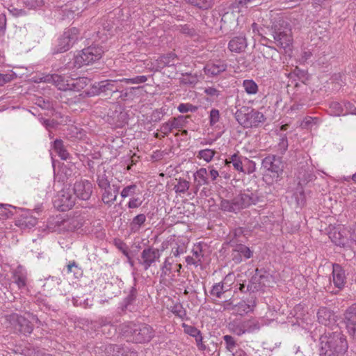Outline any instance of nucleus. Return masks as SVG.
<instances>
[{
  "mask_svg": "<svg viewBox=\"0 0 356 356\" xmlns=\"http://www.w3.org/2000/svg\"><path fill=\"white\" fill-rule=\"evenodd\" d=\"M259 34L261 36V41L268 43H273L277 47L291 50L293 43L291 29L288 22L280 15L271 16L269 23L263 24Z\"/></svg>",
  "mask_w": 356,
  "mask_h": 356,
  "instance_id": "1",
  "label": "nucleus"
},
{
  "mask_svg": "<svg viewBox=\"0 0 356 356\" xmlns=\"http://www.w3.org/2000/svg\"><path fill=\"white\" fill-rule=\"evenodd\" d=\"M320 356H348L346 337L339 332H325L320 339Z\"/></svg>",
  "mask_w": 356,
  "mask_h": 356,
  "instance_id": "2",
  "label": "nucleus"
},
{
  "mask_svg": "<svg viewBox=\"0 0 356 356\" xmlns=\"http://www.w3.org/2000/svg\"><path fill=\"white\" fill-rule=\"evenodd\" d=\"M34 79V81L37 83H53L58 90L63 91H81L90 83V79L85 76L72 78L71 76H64L56 74L42 75V76L35 77Z\"/></svg>",
  "mask_w": 356,
  "mask_h": 356,
  "instance_id": "3",
  "label": "nucleus"
},
{
  "mask_svg": "<svg viewBox=\"0 0 356 356\" xmlns=\"http://www.w3.org/2000/svg\"><path fill=\"white\" fill-rule=\"evenodd\" d=\"M260 200L256 192L250 191L241 192L232 200L222 199L220 203V209L225 211L237 213L251 205L257 204Z\"/></svg>",
  "mask_w": 356,
  "mask_h": 356,
  "instance_id": "4",
  "label": "nucleus"
},
{
  "mask_svg": "<svg viewBox=\"0 0 356 356\" xmlns=\"http://www.w3.org/2000/svg\"><path fill=\"white\" fill-rule=\"evenodd\" d=\"M123 332L127 341L136 343L149 342L155 334L153 328L145 323H129L124 327Z\"/></svg>",
  "mask_w": 356,
  "mask_h": 356,
  "instance_id": "5",
  "label": "nucleus"
},
{
  "mask_svg": "<svg viewBox=\"0 0 356 356\" xmlns=\"http://www.w3.org/2000/svg\"><path fill=\"white\" fill-rule=\"evenodd\" d=\"M103 53L102 47L90 46L74 56L73 61L67 63V67L79 69L83 65L92 64L102 58Z\"/></svg>",
  "mask_w": 356,
  "mask_h": 356,
  "instance_id": "6",
  "label": "nucleus"
},
{
  "mask_svg": "<svg viewBox=\"0 0 356 356\" xmlns=\"http://www.w3.org/2000/svg\"><path fill=\"white\" fill-rule=\"evenodd\" d=\"M235 118L243 127H257L265 122L264 115L251 107L242 106L235 113Z\"/></svg>",
  "mask_w": 356,
  "mask_h": 356,
  "instance_id": "7",
  "label": "nucleus"
},
{
  "mask_svg": "<svg viewBox=\"0 0 356 356\" xmlns=\"http://www.w3.org/2000/svg\"><path fill=\"white\" fill-rule=\"evenodd\" d=\"M332 282L334 286V288L337 289L336 291L332 290V286L329 284L327 286L325 287L326 291L330 292L332 294H337L339 291H342L347 283V273L345 269L341 266V265L334 263L332 264ZM330 282L331 280H329Z\"/></svg>",
  "mask_w": 356,
  "mask_h": 356,
  "instance_id": "8",
  "label": "nucleus"
},
{
  "mask_svg": "<svg viewBox=\"0 0 356 356\" xmlns=\"http://www.w3.org/2000/svg\"><path fill=\"white\" fill-rule=\"evenodd\" d=\"M262 168L266 170V176L269 175L277 181L282 175L284 164L280 157L275 155H268L262 160Z\"/></svg>",
  "mask_w": 356,
  "mask_h": 356,
  "instance_id": "9",
  "label": "nucleus"
},
{
  "mask_svg": "<svg viewBox=\"0 0 356 356\" xmlns=\"http://www.w3.org/2000/svg\"><path fill=\"white\" fill-rule=\"evenodd\" d=\"M4 320V323L7 324V327H12L24 335L30 334L33 330L34 326L33 323L24 316H19L17 314L13 313L6 315Z\"/></svg>",
  "mask_w": 356,
  "mask_h": 356,
  "instance_id": "10",
  "label": "nucleus"
},
{
  "mask_svg": "<svg viewBox=\"0 0 356 356\" xmlns=\"http://www.w3.org/2000/svg\"><path fill=\"white\" fill-rule=\"evenodd\" d=\"M120 79L119 80H105L100 81L94 85L90 90L86 91V95L88 97H92L96 95H99L101 92H106L110 91L113 93L119 92L122 88V83Z\"/></svg>",
  "mask_w": 356,
  "mask_h": 356,
  "instance_id": "11",
  "label": "nucleus"
},
{
  "mask_svg": "<svg viewBox=\"0 0 356 356\" xmlns=\"http://www.w3.org/2000/svg\"><path fill=\"white\" fill-rule=\"evenodd\" d=\"M229 243L232 248V259L235 264H240L253 257V251L243 243H236V240H234L229 241Z\"/></svg>",
  "mask_w": 356,
  "mask_h": 356,
  "instance_id": "12",
  "label": "nucleus"
},
{
  "mask_svg": "<svg viewBox=\"0 0 356 356\" xmlns=\"http://www.w3.org/2000/svg\"><path fill=\"white\" fill-rule=\"evenodd\" d=\"M160 257L161 254L158 249L148 247L141 252L140 257L138 258V261L143 269L147 270L156 261H159Z\"/></svg>",
  "mask_w": 356,
  "mask_h": 356,
  "instance_id": "13",
  "label": "nucleus"
},
{
  "mask_svg": "<svg viewBox=\"0 0 356 356\" xmlns=\"http://www.w3.org/2000/svg\"><path fill=\"white\" fill-rule=\"evenodd\" d=\"M77 34L78 30L76 28H72L65 31L59 39L56 53H63L67 51L77 40Z\"/></svg>",
  "mask_w": 356,
  "mask_h": 356,
  "instance_id": "14",
  "label": "nucleus"
},
{
  "mask_svg": "<svg viewBox=\"0 0 356 356\" xmlns=\"http://www.w3.org/2000/svg\"><path fill=\"white\" fill-rule=\"evenodd\" d=\"M74 204L75 197L70 191L64 190L59 192L54 202V207L62 211L70 210Z\"/></svg>",
  "mask_w": 356,
  "mask_h": 356,
  "instance_id": "15",
  "label": "nucleus"
},
{
  "mask_svg": "<svg viewBox=\"0 0 356 356\" xmlns=\"http://www.w3.org/2000/svg\"><path fill=\"white\" fill-rule=\"evenodd\" d=\"M73 191L76 197L88 200L92 193V185L88 181H77L74 184Z\"/></svg>",
  "mask_w": 356,
  "mask_h": 356,
  "instance_id": "16",
  "label": "nucleus"
},
{
  "mask_svg": "<svg viewBox=\"0 0 356 356\" xmlns=\"http://www.w3.org/2000/svg\"><path fill=\"white\" fill-rule=\"evenodd\" d=\"M227 69V64L224 60H218L208 62L204 67V72L208 76H216L224 72Z\"/></svg>",
  "mask_w": 356,
  "mask_h": 356,
  "instance_id": "17",
  "label": "nucleus"
},
{
  "mask_svg": "<svg viewBox=\"0 0 356 356\" xmlns=\"http://www.w3.org/2000/svg\"><path fill=\"white\" fill-rule=\"evenodd\" d=\"M344 315L348 333L354 336L356 334V304L350 306Z\"/></svg>",
  "mask_w": 356,
  "mask_h": 356,
  "instance_id": "18",
  "label": "nucleus"
},
{
  "mask_svg": "<svg viewBox=\"0 0 356 356\" xmlns=\"http://www.w3.org/2000/svg\"><path fill=\"white\" fill-rule=\"evenodd\" d=\"M120 187L116 185H108V187L101 188L102 190V200L108 205L111 206L116 201Z\"/></svg>",
  "mask_w": 356,
  "mask_h": 356,
  "instance_id": "19",
  "label": "nucleus"
},
{
  "mask_svg": "<svg viewBox=\"0 0 356 356\" xmlns=\"http://www.w3.org/2000/svg\"><path fill=\"white\" fill-rule=\"evenodd\" d=\"M248 45L245 35H241L234 37L228 44V49L234 53H241L245 51Z\"/></svg>",
  "mask_w": 356,
  "mask_h": 356,
  "instance_id": "20",
  "label": "nucleus"
},
{
  "mask_svg": "<svg viewBox=\"0 0 356 356\" xmlns=\"http://www.w3.org/2000/svg\"><path fill=\"white\" fill-rule=\"evenodd\" d=\"M261 271L262 269L256 268L254 275L250 280L248 284V290L250 291V293L257 291L262 286L261 280L266 276L264 274H260Z\"/></svg>",
  "mask_w": 356,
  "mask_h": 356,
  "instance_id": "21",
  "label": "nucleus"
},
{
  "mask_svg": "<svg viewBox=\"0 0 356 356\" xmlns=\"http://www.w3.org/2000/svg\"><path fill=\"white\" fill-rule=\"evenodd\" d=\"M179 58L177 56L173 53L170 52L166 54H163L160 56L156 59L157 67L159 68H163L165 67H170L176 65V63L178 61Z\"/></svg>",
  "mask_w": 356,
  "mask_h": 356,
  "instance_id": "22",
  "label": "nucleus"
},
{
  "mask_svg": "<svg viewBox=\"0 0 356 356\" xmlns=\"http://www.w3.org/2000/svg\"><path fill=\"white\" fill-rule=\"evenodd\" d=\"M195 179V193H197L200 186L202 185H208L209 184L207 178V170L204 168L197 170L193 175Z\"/></svg>",
  "mask_w": 356,
  "mask_h": 356,
  "instance_id": "23",
  "label": "nucleus"
},
{
  "mask_svg": "<svg viewBox=\"0 0 356 356\" xmlns=\"http://www.w3.org/2000/svg\"><path fill=\"white\" fill-rule=\"evenodd\" d=\"M318 321L320 323L327 326L334 321V314L327 307H321L317 313Z\"/></svg>",
  "mask_w": 356,
  "mask_h": 356,
  "instance_id": "24",
  "label": "nucleus"
},
{
  "mask_svg": "<svg viewBox=\"0 0 356 356\" xmlns=\"http://www.w3.org/2000/svg\"><path fill=\"white\" fill-rule=\"evenodd\" d=\"M237 17L234 12H226L221 18V29H232L236 24Z\"/></svg>",
  "mask_w": 356,
  "mask_h": 356,
  "instance_id": "25",
  "label": "nucleus"
},
{
  "mask_svg": "<svg viewBox=\"0 0 356 356\" xmlns=\"http://www.w3.org/2000/svg\"><path fill=\"white\" fill-rule=\"evenodd\" d=\"M37 224V219L31 216L28 215H22L17 220V225H18L21 229H31L33 227Z\"/></svg>",
  "mask_w": 356,
  "mask_h": 356,
  "instance_id": "26",
  "label": "nucleus"
},
{
  "mask_svg": "<svg viewBox=\"0 0 356 356\" xmlns=\"http://www.w3.org/2000/svg\"><path fill=\"white\" fill-rule=\"evenodd\" d=\"M53 149L61 159L67 160L70 158V154L64 146L63 141L61 139L54 140Z\"/></svg>",
  "mask_w": 356,
  "mask_h": 356,
  "instance_id": "27",
  "label": "nucleus"
},
{
  "mask_svg": "<svg viewBox=\"0 0 356 356\" xmlns=\"http://www.w3.org/2000/svg\"><path fill=\"white\" fill-rule=\"evenodd\" d=\"M83 220L80 217H73L63 221V225L68 231L74 232L83 226Z\"/></svg>",
  "mask_w": 356,
  "mask_h": 356,
  "instance_id": "28",
  "label": "nucleus"
},
{
  "mask_svg": "<svg viewBox=\"0 0 356 356\" xmlns=\"http://www.w3.org/2000/svg\"><path fill=\"white\" fill-rule=\"evenodd\" d=\"M243 159L244 160V157L238 155V153H235L229 159H227L225 163L227 165L232 163L236 170L244 172L245 170L243 168Z\"/></svg>",
  "mask_w": 356,
  "mask_h": 356,
  "instance_id": "29",
  "label": "nucleus"
},
{
  "mask_svg": "<svg viewBox=\"0 0 356 356\" xmlns=\"http://www.w3.org/2000/svg\"><path fill=\"white\" fill-rule=\"evenodd\" d=\"M242 327L245 332H253L256 330H259L262 324L259 320L256 318H250L241 321Z\"/></svg>",
  "mask_w": 356,
  "mask_h": 356,
  "instance_id": "30",
  "label": "nucleus"
},
{
  "mask_svg": "<svg viewBox=\"0 0 356 356\" xmlns=\"http://www.w3.org/2000/svg\"><path fill=\"white\" fill-rule=\"evenodd\" d=\"M13 280L19 288L24 287L26 284V275L21 266H19L14 272Z\"/></svg>",
  "mask_w": 356,
  "mask_h": 356,
  "instance_id": "31",
  "label": "nucleus"
},
{
  "mask_svg": "<svg viewBox=\"0 0 356 356\" xmlns=\"http://www.w3.org/2000/svg\"><path fill=\"white\" fill-rule=\"evenodd\" d=\"M146 216L143 213H140L135 216L130 223V229L135 233L139 231L140 227L145 223Z\"/></svg>",
  "mask_w": 356,
  "mask_h": 356,
  "instance_id": "32",
  "label": "nucleus"
},
{
  "mask_svg": "<svg viewBox=\"0 0 356 356\" xmlns=\"http://www.w3.org/2000/svg\"><path fill=\"white\" fill-rule=\"evenodd\" d=\"M186 3L202 10L211 8L214 4V0H184Z\"/></svg>",
  "mask_w": 356,
  "mask_h": 356,
  "instance_id": "33",
  "label": "nucleus"
},
{
  "mask_svg": "<svg viewBox=\"0 0 356 356\" xmlns=\"http://www.w3.org/2000/svg\"><path fill=\"white\" fill-rule=\"evenodd\" d=\"M330 238L337 245L346 247L348 245V239L342 235L340 232H333L330 233Z\"/></svg>",
  "mask_w": 356,
  "mask_h": 356,
  "instance_id": "34",
  "label": "nucleus"
},
{
  "mask_svg": "<svg viewBox=\"0 0 356 356\" xmlns=\"http://www.w3.org/2000/svg\"><path fill=\"white\" fill-rule=\"evenodd\" d=\"M33 102L38 106L44 110H51L54 107L53 102L49 98H44L43 97H35Z\"/></svg>",
  "mask_w": 356,
  "mask_h": 356,
  "instance_id": "35",
  "label": "nucleus"
},
{
  "mask_svg": "<svg viewBox=\"0 0 356 356\" xmlns=\"http://www.w3.org/2000/svg\"><path fill=\"white\" fill-rule=\"evenodd\" d=\"M227 291L224 286V282L215 284L210 291L212 296L217 298H221L222 296Z\"/></svg>",
  "mask_w": 356,
  "mask_h": 356,
  "instance_id": "36",
  "label": "nucleus"
},
{
  "mask_svg": "<svg viewBox=\"0 0 356 356\" xmlns=\"http://www.w3.org/2000/svg\"><path fill=\"white\" fill-rule=\"evenodd\" d=\"M11 209L15 210L16 207L8 204H0V218H8L13 216Z\"/></svg>",
  "mask_w": 356,
  "mask_h": 356,
  "instance_id": "37",
  "label": "nucleus"
},
{
  "mask_svg": "<svg viewBox=\"0 0 356 356\" xmlns=\"http://www.w3.org/2000/svg\"><path fill=\"white\" fill-rule=\"evenodd\" d=\"M243 86L245 91L249 95H254L258 91L257 84L252 79L244 80Z\"/></svg>",
  "mask_w": 356,
  "mask_h": 356,
  "instance_id": "38",
  "label": "nucleus"
},
{
  "mask_svg": "<svg viewBox=\"0 0 356 356\" xmlns=\"http://www.w3.org/2000/svg\"><path fill=\"white\" fill-rule=\"evenodd\" d=\"M190 187V182L179 178L177 184L175 185L174 190L176 193H185Z\"/></svg>",
  "mask_w": 356,
  "mask_h": 356,
  "instance_id": "39",
  "label": "nucleus"
},
{
  "mask_svg": "<svg viewBox=\"0 0 356 356\" xmlns=\"http://www.w3.org/2000/svg\"><path fill=\"white\" fill-rule=\"evenodd\" d=\"M96 181L100 189L108 187V185L111 184L106 175V170H104L102 172H97Z\"/></svg>",
  "mask_w": 356,
  "mask_h": 356,
  "instance_id": "40",
  "label": "nucleus"
},
{
  "mask_svg": "<svg viewBox=\"0 0 356 356\" xmlns=\"http://www.w3.org/2000/svg\"><path fill=\"white\" fill-rule=\"evenodd\" d=\"M216 151L211 149H205L198 152L197 157L200 159H204L207 162H209L212 160L215 156Z\"/></svg>",
  "mask_w": 356,
  "mask_h": 356,
  "instance_id": "41",
  "label": "nucleus"
},
{
  "mask_svg": "<svg viewBox=\"0 0 356 356\" xmlns=\"http://www.w3.org/2000/svg\"><path fill=\"white\" fill-rule=\"evenodd\" d=\"M229 236L231 237L229 241L236 240V243H243V238H245L243 229L242 227L236 228L230 233Z\"/></svg>",
  "mask_w": 356,
  "mask_h": 356,
  "instance_id": "42",
  "label": "nucleus"
},
{
  "mask_svg": "<svg viewBox=\"0 0 356 356\" xmlns=\"http://www.w3.org/2000/svg\"><path fill=\"white\" fill-rule=\"evenodd\" d=\"M106 350L108 353H112L115 356H122L124 354V348L118 344H109L106 346Z\"/></svg>",
  "mask_w": 356,
  "mask_h": 356,
  "instance_id": "43",
  "label": "nucleus"
},
{
  "mask_svg": "<svg viewBox=\"0 0 356 356\" xmlns=\"http://www.w3.org/2000/svg\"><path fill=\"white\" fill-rule=\"evenodd\" d=\"M171 312L182 320L187 319L186 311L181 303L175 304L171 309Z\"/></svg>",
  "mask_w": 356,
  "mask_h": 356,
  "instance_id": "44",
  "label": "nucleus"
},
{
  "mask_svg": "<svg viewBox=\"0 0 356 356\" xmlns=\"http://www.w3.org/2000/svg\"><path fill=\"white\" fill-rule=\"evenodd\" d=\"M67 270L68 273H73L76 278L81 277L83 273L81 268L78 266V264L74 261L69 262L67 265Z\"/></svg>",
  "mask_w": 356,
  "mask_h": 356,
  "instance_id": "45",
  "label": "nucleus"
},
{
  "mask_svg": "<svg viewBox=\"0 0 356 356\" xmlns=\"http://www.w3.org/2000/svg\"><path fill=\"white\" fill-rule=\"evenodd\" d=\"M147 81V76L145 75L136 76L130 79H122L120 81L124 82L127 84H140Z\"/></svg>",
  "mask_w": 356,
  "mask_h": 356,
  "instance_id": "46",
  "label": "nucleus"
},
{
  "mask_svg": "<svg viewBox=\"0 0 356 356\" xmlns=\"http://www.w3.org/2000/svg\"><path fill=\"white\" fill-rule=\"evenodd\" d=\"M189 118L188 115L183 116L180 115L177 118H173L170 120L172 123V127L175 129H178L180 128H182L185 126V124L186 123V119Z\"/></svg>",
  "mask_w": 356,
  "mask_h": 356,
  "instance_id": "47",
  "label": "nucleus"
},
{
  "mask_svg": "<svg viewBox=\"0 0 356 356\" xmlns=\"http://www.w3.org/2000/svg\"><path fill=\"white\" fill-rule=\"evenodd\" d=\"M229 328L232 330L234 334L241 336L245 334L244 329L242 327L241 321H233L229 324Z\"/></svg>",
  "mask_w": 356,
  "mask_h": 356,
  "instance_id": "48",
  "label": "nucleus"
},
{
  "mask_svg": "<svg viewBox=\"0 0 356 356\" xmlns=\"http://www.w3.org/2000/svg\"><path fill=\"white\" fill-rule=\"evenodd\" d=\"M113 243L115 246L122 252V253L125 256L128 257V254L129 253V247L120 238H115Z\"/></svg>",
  "mask_w": 356,
  "mask_h": 356,
  "instance_id": "49",
  "label": "nucleus"
},
{
  "mask_svg": "<svg viewBox=\"0 0 356 356\" xmlns=\"http://www.w3.org/2000/svg\"><path fill=\"white\" fill-rule=\"evenodd\" d=\"M315 176L310 172L305 171L304 172H299L298 178L299 179L300 183H302L304 184H307L308 182L312 181L314 179Z\"/></svg>",
  "mask_w": 356,
  "mask_h": 356,
  "instance_id": "50",
  "label": "nucleus"
},
{
  "mask_svg": "<svg viewBox=\"0 0 356 356\" xmlns=\"http://www.w3.org/2000/svg\"><path fill=\"white\" fill-rule=\"evenodd\" d=\"M223 339L226 344V348L229 351L233 353L236 348V342L234 340V337L230 335H225L223 337Z\"/></svg>",
  "mask_w": 356,
  "mask_h": 356,
  "instance_id": "51",
  "label": "nucleus"
},
{
  "mask_svg": "<svg viewBox=\"0 0 356 356\" xmlns=\"http://www.w3.org/2000/svg\"><path fill=\"white\" fill-rule=\"evenodd\" d=\"M17 78V75L13 72H10L6 74H0V86H3L5 84L12 81Z\"/></svg>",
  "mask_w": 356,
  "mask_h": 356,
  "instance_id": "52",
  "label": "nucleus"
},
{
  "mask_svg": "<svg viewBox=\"0 0 356 356\" xmlns=\"http://www.w3.org/2000/svg\"><path fill=\"white\" fill-rule=\"evenodd\" d=\"M40 121L48 131L51 130V129H56L59 125V123L55 120L44 119L41 118Z\"/></svg>",
  "mask_w": 356,
  "mask_h": 356,
  "instance_id": "53",
  "label": "nucleus"
},
{
  "mask_svg": "<svg viewBox=\"0 0 356 356\" xmlns=\"http://www.w3.org/2000/svg\"><path fill=\"white\" fill-rule=\"evenodd\" d=\"M76 169L75 166L73 165H63L60 168V172L62 174L65 175L66 179H69L74 175V170Z\"/></svg>",
  "mask_w": 356,
  "mask_h": 356,
  "instance_id": "54",
  "label": "nucleus"
},
{
  "mask_svg": "<svg viewBox=\"0 0 356 356\" xmlns=\"http://www.w3.org/2000/svg\"><path fill=\"white\" fill-rule=\"evenodd\" d=\"M177 109L180 113L196 112L198 107L191 104H180Z\"/></svg>",
  "mask_w": 356,
  "mask_h": 356,
  "instance_id": "55",
  "label": "nucleus"
},
{
  "mask_svg": "<svg viewBox=\"0 0 356 356\" xmlns=\"http://www.w3.org/2000/svg\"><path fill=\"white\" fill-rule=\"evenodd\" d=\"M136 297V290L132 288L128 296L124 300V305H122V309H127L128 306L131 305Z\"/></svg>",
  "mask_w": 356,
  "mask_h": 356,
  "instance_id": "56",
  "label": "nucleus"
},
{
  "mask_svg": "<svg viewBox=\"0 0 356 356\" xmlns=\"http://www.w3.org/2000/svg\"><path fill=\"white\" fill-rule=\"evenodd\" d=\"M24 3L29 9H35L44 5L43 0H24Z\"/></svg>",
  "mask_w": 356,
  "mask_h": 356,
  "instance_id": "57",
  "label": "nucleus"
},
{
  "mask_svg": "<svg viewBox=\"0 0 356 356\" xmlns=\"http://www.w3.org/2000/svg\"><path fill=\"white\" fill-rule=\"evenodd\" d=\"M173 261L172 258L168 257L165 259L163 266L161 267L162 275H166L172 272V265Z\"/></svg>",
  "mask_w": 356,
  "mask_h": 356,
  "instance_id": "58",
  "label": "nucleus"
},
{
  "mask_svg": "<svg viewBox=\"0 0 356 356\" xmlns=\"http://www.w3.org/2000/svg\"><path fill=\"white\" fill-rule=\"evenodd\" d=\"M182 327L184 329V332L185 333L188 334V335H190V336H191V337H193L194 338L197 335H198L200 332H201L200 330H199L195 327L192 326V325H186L185 323L182 324Z\"/></svg>",
  "mask_w": 356,
  "mask_h": 356,
  "instance_id": "59",
  "label": "nucleus"
},
{
  "mask_svg": "<svg viewBox=\"0 0 356 356\" xmlns=\"http://www.w3.org/2000/svg\"><path fill=\"white\" fill-rule=\"evenodd\" d=\"M288 146H289V144H288L287 138H286V136H284L280 138V142L277 145V151L281 154H284L286 152V151L287 150Z\"/></svg>",
  "mask_w": 356,
  "mask_h": 356,
  "instance_id": "60",
  "label": "nucleus"
},
{
  "mask_svg": "<svg viewBox=\"0 0 356 356\" xmlns=\"http://www.w3.org/2000/svg\"><path fill=\"white\" fill-rule=\"evenodd\" d=\"M136 188L137 186L136 184H131L124 187L120 193L122 197L125 198L129 195H134Z\"/></svg>",
  "mask_w": 356,
  "mask_h": 356,
  "instance_id": "61",
  "label": "nucleus"
},
{
  "mask_svg": "<svg viewBox=\"0 0 356 356\" xmlns=\"http://www.w3.org/2000/svg\"><path fill=\"white\" fill-rule=\"evenodd\" d=\"M97 323L99 325V327H100L102 328H104L102 330V332L104 333H105V329L106 327H109L108 328V332H110L111 329H113V330H115L114 327L111 325V321L108 320L106 318H99V321H97Z\"/></svg>",
  "mask_w": 356,
  "mask_h": 356,
  "instance_id": "62",
  "label": "nucleus"
},
{
  "mask_svg": "<svg viewBox=\"0 0 356 356\" xmlns=\"http://www.w3.org/2000/svg\"><path fill=\"white\" fill-rule=\"evenodd\" d=\"M219 118H220L219 111L216 108H213L210 111V116H209L211 126L215 125L219 121Z\"/></svg>",
  "mask_w": 356,
  "mask_h": 356,
  "instance_id": "63",
  "label": "nucleus"
},
{
  "mask_svg": "<svg viewBox=\"0 0 356 356\" xmlns=\"http://www.w3.org/2000/svg\"><path fill=\"white\" fill-rule=\"evenodd\" d=\"M171 125H172L171 120L162 124L161 131L163 134V137L168 136L174 129V127Z\"/></svg>",
  "mask_w": 356,
  "mask_h": 356,
  "instance_id": "64",
  "label": "nucleus"
}]
</instances>
